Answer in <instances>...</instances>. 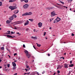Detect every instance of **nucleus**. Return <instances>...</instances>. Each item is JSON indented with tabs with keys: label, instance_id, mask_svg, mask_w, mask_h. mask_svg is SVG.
<instances>
[{
	"label": "nucleus",
	"instance_id": "31",
	"mask_svg": "<svg viewBox=\"0 0 75 75\" xmlns=\"http://www.w3.org/2000/svg\"><path fill=\"white\" fill-rule=\"evenodd\" d=\"M52 20H53V19L52 18L50 19V22H51L52 21Z\"/></svg>",
	"mask_w": 75,
	"mask_h": 75
},
{
	"label": "nucleus",
	"instance_id": "53",
	"mask_svg": "<svg viewBox=\"0 0 75 75\" xmlns=\"http://www.w3.org/2000/svg\"><path fill=\"white\" fill-rule=\"evenodd\" d=\"M56 74V73H54V74H53V75H55Z\"/></svg>",
	"mask_w": 75,
	"mask_h": 75
},
{
	"label": "nucleus",
	"instance_id": "46",
	"mask_svg": "<svg viewBox=\"0 0 75 75\" xmlns=\"http://www.w3.org/2000/svg\"><path fill=\"white\" fill-rule=\"evenodd\" d=\"M44 71L42 73V74H44V73H45V71Z\"/></svg>",
	"mask_w": 75,
	"mask_h": 75
},
{
	"label": "nucleus",
	"instance_id": "38",
	"mask_svg": "<svg viewBox=\"0 0 75 75\" xmlns=\"http://www.w3.org/2000/svg\"><path fill=\"white\" fill-rule=\"evenodd\" d=\"M5 34H10L9 33H8L7 32Z\"/></svg>",
	"mask_w": 75,
	"mask_h": 75
},
{
	"label": "nucleus",
	"instance_id": "37",
	"mask_svg": "<svg viewBox=\"0 0 75 75\" xmlns=\"http://www.w3.org/2000/svg\"><path fill=\"white\" fill-rule=\"evenodd\" d=\"M7 50V51H8L9 52H10V50H9V49H8V48L6 49Z\"/></svg>",
	"mask_w": 75,
	"mask_h": 75
},
{
	"label": "nucleus",
	"instance_id": "13",
	"mask_svg": "<svg viewBox=\"0 0 75 75\" xmlns=\"http://www.w3.org/2000/svg\"><path fill=\"white\" fill-rule=\"evenodd\" d=\"M29 23L28 21H27L25 23L24 25H27Z\"/></svg>",
	"mask_w": 75,
	"mask_h": 75
},
{
	"label": "nucleus",
	"instance_id": "18",
	"mask_svg": "<svg viewBox=\"0 0 75 75\" xmlns=\"http://www.w3.org/2000/svg\"><path fill=\"white\" fill-rule=\"evenodd\" d=\"M59 8H60L61 9V8H62V6L61 5H60V6H59Z\"/></svg>",
	"mask_w": 75,
	"mask_h": 75
},
{
	"label": "nucleus",
	"instance_id": "47",
	"mask_svg": "<svg viewBox=\"0 0 75 75\" xmlns=\"http://www.w3.org/2000/svg\"><path fill=\"white\" fill-rule=\"evenodd\" d=\"M26 31H28V28H26Z\"/></svg>",
	"mask_w": 75,
	"mask_h": 75
},
{
	"label": "nucleus",
	"instance_id": "51",
	"mask_svg": "<svg viewBox=\"0 0 75 75\" xmlns=\"http://www.w3.org/2000/svg\"><path fill=\"white\" fill-rule=\"evenodd\" d=\"M21 1H24V0H21Z\"/></svg>",
	"mask_w": 75,
	"mask_h": 75
},
{
	"label": "nucleus",
	"instance_id": "7",
	"mask_svg": "<svg viewBox=\"0 0 75 75\" xmlns=\"http://www.w3.org/2000/svg\"><path fill=\"white\" fill-rule=\"evenodd\" d=\"M14 23H15V25H16V24H21V21H18L17 22H14Z\"/></svg>",
	"mask_w": 75,
	"mask_h": 75
},
{
	"label": "nucleus",
	"instance_id": "56",
	"mask_svg": "<svg viewBox=\"0 0 75 75\" xmlns=\"http://www.w3.org/2000/svg\"><path fill=\"white\" fill-rule=\"evenodd\" d=\"M44 34H46V32H44Z\"/></svg>",
	"mask_w": 75,
	"mask_h": 75
},
{
	"label": "nucleus",
	"instance_id": "5",
	"mask_svg": "<svg viewBox=\"0 0 75 75\" xmlns=\"http://www.w3.org/2000/svg\"><path fill=\"white\" fill-rule=\"evenodd\" d=\"M28 6H29V5L28 4H25L23 6V8L24 9H27L28 7Z\"/></svg>",
	"mask_w": 75,
	"mask_h": 75
},
{
	"label": "nucleus",
	"instance_id": "22",
	"mask_svg": "<svg viewBox=\"0 0 75 75\" xmlns=\"http://www.w3.org/2000/svg\"><path fill=\"white\" fill-rule=\"evenodd\" d=\"M24 1L25 3H28V0H24Z\"/></svg>",
	"mask_w": 75,
	"mask_h": 75
},
{
	"label": "nucleus",
	"instance_id": "15",
	"mask_svg": "<svg viewBox=\"0 0 75 75\" xmlns=\"http://www.w3.org/2000/svg\"><path fill=\"white\" fill-rule=\"evenodd\" d=\"M33 39H34V40H37V38L36 37H34L33 36H32L31 37Z\"/></svg>",
	"mask_w": 75,
	"mask_h": 75
},
{
	"label": "nucleus",
	"instance_id": "58",
	"mask_svg": "<svg viewBox=\"0 0 75 75\" xmlns=\"http://www.w3.org/2000/svg\"><path fill=\"white\" fill-rule=\"evenodd\" d=\"M50 28V29H52V28H51V27H50V28Z\"/></svg>",
	"mask_w": 75,
	"mask_h": 75
},
{
	"label": "nucleus",
	"instance_id": "4",
	"mask_svg": "<svg viewBox=\"0 0 75 75\" xmlns=\"http://www.w3.org/2000/svg\"><path fill=\"white\" fill-rule=\"evenodd\" d=\"M33 14L32 13V12H30L29 13H27L26 12L25 13L23 14L22 15V16H28V15H31V14Z\"/></svg>",
	"mask_w": 75,
	"mask_h": 75
},
{
	"label": "nucleus",
	"instance_id": "14",
	"mask_svg": "<svg viewBox=\"0 0 75 75\" xmlns=\"http://www.w3.org/2000/svg\"><path fill=\"white\" fill-rule=\"evenodd\" d=\"M15 1H16V0H10L9 1V2L10 3L14 2Z\"/></svg>",
	"mask_w": 75,
	"mask_h": 75
},
{
	"label": "nucleus",
	"instance_id": "6",
	"mask_svg": "<svg viewBox=\"0 0 75 75\" xmlns=\"http://www.w3.org/2000/svg\"><path fill=\"white\" fill-rule=\"evenodd\" d=\"M51 17H54V16H55V11H54L51 12Z\"/></svg>",
	"mask_w": 75,
	"mask_h": 75
},
{
	"label": "nucleus",
	"instance_id": "50",
	"mask_svg": "<svg viewBox=\"0 0 75 75\" xmlns=\"http://www.w3.org/2000/svg\"><path fill=\"white\" fill-rule=\"evenodd\" d=\"M30 72H29L28 73H27V74H28V75H29V74H30Z\"/></svg>",
	"mask_w": 75,
	"mask_h": 75
},
{
	"label": "nucleus",
	"instance_id": "48",
	"mask_svg": "<svg viewBox=\"0 0 75 75\" xmlns=\"http://www.w3.org/2000/svg\"><path fill=\"white\" fill-rule=\"evenodd\" d=\"M55 7H57V8H59V6H55Z\"/></svg>",
	"mask_w": 75,
	"mask_h": 75
},
{
	"label": "nucleus",
	"instance_id": "16",
	"mask_svg": "<svg viewBox=\"0 0 75 75\" xmlns=\"http://www.w3.org/2000/svg\"><path fill=\"white\" fill-rule=\"evenodd\" d=\"M12 16L13 18H16L17 17V16L15 14H13Z\"/></svg>",
	"mask_w": 75,
	"mask_h": 75
},
{
	"label": "nucleus",
	"instance_id": "62",
	"mask_svg": "<svg viewBox=\"0 0 75 75\" xmlns=\"http://www.w3.org/2000/svg\"><path fill=\"white\" fill-rule=\"evenodd\" d=\"M1 62V59H0V63Z\"/></svg>",
	"mask_w": 75,
	"mask_h": 75
},
{
	"label": "nucleus",
	"instance_id": "42",
	"mask_svg": "<svg viewBox=\"0 0 75 75\" xmlns=\"http://www.w3.org/2000/svg\"><path fill=\"white\" fill-rule=\"evenodd\" d=\"M7 32H8V33H9V34H10V31H8Z\"/></svg>",
	"mask_w": 75,
	"mask_h": 75
},
{
	"label": "nucleus",
	"instance_id": "35",
	"mask_svg": "<svg viewBox=\"0 0 75 75\" xmlns=\"http://www.w3.org/2000/svg\"><path fill=\"white\" fill-rule=\"evenodd\" d=\"M74 34H73V33H72L71 34V36H74Z\"/></svg>",
	"mask_w": 75,
	"mask_h": 75
},
{
	"label": "nucleus",
	"instance_id": "36",
	"mask_svg": "<svg viewBox=\"0 0 75 75\" xmlns=\"http://www.w3.org/2000/svg\"><path fill=\"white\" fill-rule=\"evenodd\" d=\"M73 0H68L69 2H71Z\"/></svg>",
	"mask_w": 75,
	"mask_h": 75
},
{
	"label": "nucleus",
	"instance_id": "41",
	"mask_svg": "<svg viewBox=\"0 0 75 75\" xmlns=\"http://www.w3.org/2000/svg\"><path fill=\"white\" fill-rule=\"evenodd\" d=\"M14 56H16V55H17V53H15L14 54Z\"/></svg>",
	"mask_w": 75,
	"mask_h": 75
},
{
	"label": "nucleus",
	"instance_id": "30",
	"mask_svg": "<svg viewBox=\"0 0 75 75\" xmlns=\"http://www.w3.org/2000/svg\"><path fill=\"white\" fill-rule=\"evenodd\" d=\"M23 48H25V45L23 44Z\"/></svg>",
	"mask_w": 75,
	"mask_h": 75
},
{
	"label": "nucleus",
	"instance_id": "10",
	"mask_svg": "<svg viewBox=\"0 0 75 75\" xmlns=\"http://www.w3.org/2000/svg\"><path fill=\"white\" fill-rule=\"evenodd\" d=\"M13 13L14 14H17V13H18V10H16L15 11H14Z\"/></svg>",
	"mask_w": 75,
	"mask_h": 75
},
{
	"label": "nucleus",
	"instance_id": "60",
	"mask_svg": "<svg viewBox=\"0 0 75 75\" xmlns=\"http://www.w3.org/2000/svg\"><path fill=\"white\" fill-rule=\"evenodd\" d=\"M58 5H59V6H61V5H60V4H57Z\"/></svg>",
	"mask_w": 75,
	"mask_h": 75
},
{
	"label": "nucleus",
	"instance_id": "40",
	"mask_svg": "<svg viewBox=\"0 0 75 75\" xmlns=\"http://www.w3.org/2000/svg\"><path fill=\"white\" fill-rule=\"evenodd\" d=\"M25 71H26V72H27V70H28V69H25Z\"/></svg>",
	"mask_w": 75,
	"mask_h": 75
},
{
	"label": "nucleus",
	"instance_id": "34",
	"mask_svg": "<svg viewBox=\"0 0 75 75\" xmlns=\"http://www.w3.org/2000/svg\"><path fill=\"white\" fill-rule=\"evenodd\" d=\"M15 37H16V36H13V37L12 36V38H15Z\"/></svg>",
	"mask_w": 75,
	"mask_h": 75
},
{
	"label": "nucleus",
	"instance_id": "8",
	"mask_svg": "<svg viewBox=\"0 0 75 75\" xmlns=\"http://www.w3.org/2000/svg\"><path fill=\"white\" fill-rule=\"evenodd\" d=\"M42 25V23H41V22L39 23L38 24V25L39 27H41Z\"/></svg>",
	"mask_w": 75,
	"mask_h": 75
},
{
	"label": "nucleus",
	"instance_id": "32",
	"mask_svg": "<svg viewBox=\"0 0 75 75\" xmlns=\"http://www.w3.org/2000/svg\"><path fill=\"white\" fill-rule=\"evenodd\" d=\"M71 71H69V73L68 74V75H69L70 74H71Z\"/></svg>",
	"mask_w": 75,
	"mask_h": 75
},
{
	"label": "nucleus",
	"instance_id": "20",
	"mask_svg": "<svg viewBox=\"0 0 75 75\" xmlns=\"http://www.w3.org/2000/svg\"><path fill=\"white\" fill-rule=\"evenodd\" d=\"M16 68H17V67H13V68L12 69H13V70H15V69H16Z\"/></svg>",
	"mask_w": 75,
	"mask_h": 75
},
{
	"label": "nucleus",
	"instance_id": "59",
	"mask_svg": "<svg viewBox=\"0 0 75 75\" xmlns=\"http://www.w3.org/2000/svg\"><path fill=\"white\" fill-rule=\"evenodd\" d=\"M5 71H7V70L6 69H5Z\"/></svg>",
	"mask_w": 75,
	"mask_h": 75
},
{
	"label": "nucleus",
	"instance_id": "52",
	"mask_svg": "<svg viewBox=\"0 0 75 75\" xmlns=\"http://www.w3.org/2000/svg\"><path fill=\"white\" fill-rule=\"evenodd\" d=\"M35 31H36V30H35V29H34V30H33V31H34V32H35Z\"/></svg>",
	"mask_w": 75,
	"mask_h": 75
},
{
	"label": "nucleus",
	"instance_id": "12",
	"mask_svg": "<svg viewBox=\"0 0 75 75\" xmlns=\"http://www.w3.org/2000/svg\"><path fill=\"white\" fill-rule=\"evenodd\" d=\"M13 18H14L13 17V16H12L9 18V20H10V21H11V20H13Z\"/></svg>",
	"mask_w": 75,
	"mask_h": 75
},
{
	"label": "nucleus",
	"instance_id": "29",
	"mask_svg": "<svg viewBox=\"0 0 75 75\" xmlns=\"http://www.w3.org/2000/svg\"><path fill=\"white\" fill-rule=\"evenodd\" d=\"M57 72L58 74H59V73H60V71L59 70H57Z\"/></svg>",
	"mask_w": 75,
	"mask_h": 75
},
{
	"label": "nucleus",
	"instance_id": "64",
	"mask_svg": "<svg viewBox=\"0 0 75 75\" xmlns=\"http://www.w3.org/2000/svg\"><path fill=\"white\" fill-rule=\"evenodd\" d=\"M26 74H27V73H24V75H26Z\"/></svg>",
	"mask_w": 75,
	"mask_h": 75
},
{
	"label": "nucleus",
	"instance_id": "55",
	"mask_svg": "<svg viewBox=\"0 0 75 75\" xmlns=\"http://www.w3.org/2000/svg\"><path fill=\"white\" fill-rule=\"evenodd\" d=\"M16 34H20V33H16Z\"/></svg>",
	"mask_w": 75,
	"mask_h": 75
},
{
	"label": "nucleus",
	"instance_id": "44",
	"mask_svg": "<svg viewBox=\"0 0 75 75\" xmlns=\"http://www.w3.org/2000/svg\"><path fill=\"white\" fill-rule=\"evenodd\" d=\"M29 68V66H28L26 67V68Z\"/></svg>",
	"mask_w": 75,
	"mask_h": 75
},
{
	"label": "nucleus",
	"instance_id": "54",
	"mask_svg": "<svg viewBox=\"0 0 75 75\" xmlns=\"http://www.w3.org/2000/svg\"><path fill=\"white\" fill-rule=\"evenodd\" d=\"M17 60H15L14 61V62H17Z\"/></svg>",
	"mask_w": 75,
	"mask_h": 75
},
{
	"label": "nucleus",
	"instance_id": "25",
	"mask_svg": "<svg viewBox=\"0 0 75 75\" xmlns=\"http://www.w3.org/2000/svg\"><path fill=\"white\" fill-rule=\"evenodd\" d=\"M37 46L38 47H41V45H39V44L37 45Z\"/></svg>",
	"mask_w": 75,
	"mask_h": 75
},
{
	"label": "nucleus",
	"instance_id": "43",
	"mask_svg": "<svg viewBox=\"0 0 75 75\" xmlns=\"http://www.w3.org/2000/svg\"><path fill=\"white\" fill-rule=\"evenodd\" d=\"M33 47L35 49V50H36V48H35V46H33Z\"/></svg>",
	"mask_w": 75,
	"mask_h": 75
},
{
	"label": "nucleus",
	"instance_id": "24",
	"mask_svg": "<svg viewBox=\"0 0 75 75\" xmlns=\"http://www.w3.org/2000/svg\"><path fill=\"white\" fill-rule=\"evenodd\" d=\"M58 68H59V69L61 68V66L59 65L58 66Z\"/></svg>",
	"mask_w": 75,
	"mask_h": 75
},
{
	"label": "nucleus",
	"instance_id": "63",
	"mask_svg": "<svg viewBox=\"0 0 75 75\" xmlns=\"http://www.w3.org/2000/svg\"><path fill=\"white\" fill-rule=\"evenodd\" d=\"M37 74H38V75H39V73H38V72L37 73Z\"/></svg>",
	"mask_w": 75,
	"mask_h": 75
},
{
	"label": "nucleus",
	"instance_id": "2",
	"mask_svg": "<svg viewBox=\"0 0 75 75\" xmlns=\"http://www.w3.org/2000/svg\"><path fill=\"white\" fill-rule=\"evenodd\" d=\"M61 20V18H59L58 17H57L56 19L55 20V21H54L53 23H58L59 22V21Z\"/></svg>",
	"mask_w": 75,
	"mask_h": 75
},
{
	"label": "nucleus",
	"instance_id": "23",
	"mask_svg": "<svg viewBox=\"0 0 75 75\" xmlns=\"http://www.w3.org/2000/svg\"><path fill=\"white\" fill-rule=\"evenodd\" d=\"M60 3H62V4H64V3L61 1H60Z\"/></svg>",
	"mask_w": 75,
	"mask_h": 75
},
{
	"label": "nucleus",
	"instance_id": "45",
	"mask_svg": "<svg viewBox=\"0 0 75 75\" xmlns=\"http://www.w3.org/2000/svg\"><path fill=\"white\" fill-rule=\"evenodd\" d=\"M66 68H68V65L67 64H66Z\"/></svg>",
	"mask_w": 75,
	"mask_h": 75
},
{
	"label": "nucleus",
	"instance_id": "33",
	"mask_svg": "<svg viewBox=\"0 0 75 75\" xmlns=\"http://www.w3.org/2000/svg\"><path fill=\"white\" fill-rule=\"evenodd\" d=\"M11 33L12 34H14L15 33H13V32L12 31L11 32Z\"/></svg>",
	"mask_w": 75,
	"mask_h": 75
},
{
	"label": "nucleus",
	"instance_id": "19",
	"mask_svg": "<svg viewBox=\"0 0 75 75\" xmlns=\"http://www.w3.org/2000/svg\"><path fill=\"white\" fill-rule=\"evenodd\" d=\"M74 66L73 64H71L69 66V67H72Z\"/></svg>",
	"mask_w": 75,
	"mask_h": 75
},
{
	"label": "nucleus",
	"instance_id": "28",
	"mask_svg": "<svg viewBox=\"0 0 75 75\" xmlns=\"http://www.w3.org/2000/svg\"><path fill=\"white\" fill-rule=\"evenodd\" d=\"M4 47H2L1 48V50H4Z\"/></svg>",
	"mask_w": 75,
	"mask_h": 75
},
{
	"label": "nucleus",
	"instance_id": "17",
	"mask_svg": "<svg viewBox=\"0 0 75 75\" xmlns=\"http://www.w3.org/2000/svg\"><path fill=\"white\" fill-rule=\"evenodd\" d=\"M6 35L7 36V37L8 38H12V36H11V35Z\"/></svg>",
	"mask_w": 75,
	"mask_h": 75
},
{
	"label": "nucleus",
	"instance_id": "3",
	"mask_svg": "<svg viewBox=\"0 0 75 75\" xmlns=\"http://www.w3.org/2000/svg\"><path fill=\"white\" fill-rule=\"evenodd\" d=\"M9 8L10 9H11V10H14V9H16V8H17V7L16 6H11L9 7Z\"/></svg>",
	"mask_w": 75,
	"mask_h": 75
},
{
	"label": "nucleus",
	"instance_id": "61",
	"mask_svg": "<svg viewBox=\"0 0 75 75\" xmlns=\"http://www.w3.org/2000/svg\"><path fill=\"white\" fill-rule=\"evenodd\" d=\"M62 58H63V59H64V57H62Z\"/></svg>",
	"mask_w": 75,
	"mask_h": 75
},
{
	"label": "nucleus",
	"instance_id": "9",
	"mask_svg": "<svg viewBox=\"0 0 75 75\" xmlns=\"http://www.w3.org/2000/svg\"><path fill=\"white\" fill-rule=\"evenodd\" d=\"M11 22V21L9 20H7L6 21V24H10Z\"/></svg>",
	"mask_w": 75,
	"mask_h": 75
},
{
	"label": "nucleus",
	"instance_id": "11",
	"mask_svg": "<svg viewBox=\"0 0 75 75\" xmlns=\"http://www.w3.org/2000/svg\"><path fill=\"white\" fill-rule=\"evenodd\" d=\"M12 64H13V67H16V63H15L14 62H12Z\"/></svg>",
	"mask_w": 75,
	"mask_h": 75
},
{
	"label": "nucleus",
	"instance_id": "26",
	"mask_svg": "<svg viewBox=\"0 0 75 75\" xmlns=\"http://www.w3.org/2000/svg\"><path fill=\"white\" fill-rule=\"evenodd\" d=\"M7 67L8 68H9V67H10V64H7Z\"/></svg>",
	"mask_w": 75,
	"mask_h": 75
},
{
	"label": "nucleus",
	"instance_id": "21",
	"mask_svg": "<svg viewBox=\"0 0 75 75\" xmlns=\"http://www.w3.org/2000/svg\"><path fill=\"white\" fill-rule=\"evenodd\" d=\"M29 20L31 21V22H33V20H33V19H29Z\"/></svg>",
	"mask_w": 75,
	"mask_h": 75
},
{
	"label": "nucleus",
	"instance_id": "1",
	"mask_svg": "<svg viewBox=\"0 0 75 75\" xmlns=\"http://www.w3.org/2000/svg\"><path fill=\"white\" fill-rule=\"evenodd\" d=\"M24 52L26 54V57H27L28 58H29L30 57V54H28V52L27 50H25Z\"/></svg>",
	"mask_w": 75,
	"mask_h": 75
},
{
	"label": "nucleus",
	"instance_id": "57",
	"mask_svg": "<svg viewBox=\"0 0 75 75\" xmlns=\"http://www.w3.org/2000/svg\"><path fill=\"white\" fill-rule=\"evenodd\" d=\"M72 62L71 61L70 62V63L71 64L72 63Z\"/></svg>",
	"mask_w": 75,
	"mask_h": 75
},
{
	"label": "nucleus",
	"instance_id": "39",
	"mask_svg": "<svg viewBox=\"0 0 75 75\" xmlns=\"http://www.w3.org/2000/svg\"><path fill=\"white\" fill-rule=\"evenodd\" d=\"M64 68H66V64H64Z\"/></svg>",
	"mask_w": 75,
	"mask_h": 75
},
{
	"label": "nucleus",
	"instance_id": "27",
	"mask_svg": "<svg viewBox=\"0 0 75 75\" xmlns=\"http://www.w3.org/2000/svg\"><path fill=\"white\" fill-rule=\"evenodd\" d=\"M2 6V3L1 2H0V6Z\"/></svg>",
	"mask_w": 75,
	"mask_h": 75
},
{
	"label": "nucleus",
	"instance_id": "49",
	"mask_svg": "<svg viewBox=\"0 0 75 75\" xmlns=\"http://www.w3.org/2000/svg\"><path fill=\"white\" fill-rule=\"evenodd\" d=\"M47 55H48L49 56H50V54H48Z\"/></svg>",
	"mask_w": 75,
	"mask_h": 75
}]
</instances>
